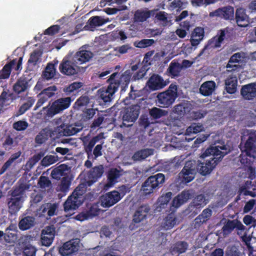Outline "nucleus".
I'll return each instance as SVG.
<instances>
[{
  "instance_id": "obj_1",
  "label": "nucleus",
  "mask_w": 256,
  "mask_h": 256,
  "mask_svg": "<svg viewBox=\"0 0 256 256\" xmlns=\"http://www.w3.org/2000/svg\"><path fill=\"white\" fill-rule=\"evenodd\" d=\"M73 100L70 96L58 98L52 103L50 108L48 106L44 107L40 114H43L44 119L52 118L68 108Z\"/></svg>"
},
{
  "instance_id": "obj_2",
  "label": "nucleus",
  "mask_w": 256,
  "mask_h": 256,
  "mask_svg": "<svg viewBox=\"0 0 256 256\" xmlns=\"http://www.w3.org/2000/svg\"><path fill=\"white\" fill-rule=\"evenodd\" d=\"M178 96L177 86L172 84L167 90L158 94V106L160 108H168L172 104Z\"/></svg>"
},
{
  "instance_id": "obj_3",
  "label": "nucleus",
  "mask_w": 256,
  "mask_h": 256,
  "mask_svg": "<svg viewBox=\"0 0 256 256\" xmlns=\"http://www.w3.org/2000/svg\"><path fill=\"white\" fill-rule=\"evenodd\" d=\"M119 74L118 72H114L112 74L108 82H111L112 84H116L115 86L118 90L119 87L121 88V92H125L130 82L132 76V72L130 70H126L119 78Z\"/></svg>"
},
{
  "instance_id": "obj_4",
  "label": "nucleus",
  "mask_w": 256,
  "mask_h": 256,
  "mask_svg": "<svg viewBox=\"0 0 256 256\" xmlns=\"http://www.w3.org/2000/svg\"><path fill=\"white\" fill-rule=\"evenodd\" d=\"M25 196L20 188L14 190L8 201V211L11 214L16 213L22 207Z\"/></svg>"
},
{
  "instance_id": "obj_5",
  "label": "nucleus",
  "mask_w": 256,
  "mask_h": 256,
  "mask_svg": "<svg viewBox=\"0 0 256 256\" xmlns=\"http://www.w3.org/2000/svg\"><path fill=\"white\" fill-rule=\"evenodd\" d=\"M164 176L162 174H158L149 177L144 182L142 191L145 195L153 192L154 190L164 182Z\"/></svg>"
},
{
  "instance_id": "obj_6",
  "label": "nucleus",
  "mask_w": 256,
  "mask_h": 256,
  "mask_svg": "<svg viewBox=\"0 0 256 256\" xmlns=\"http://www.w3.org/2000/svg\"><path fill=\"white\" fill-rule=\"evenodd\" d=\"M109 85L106 88H102L98 90V100L101 104H106L110 102L114 98V93L118 90L116 84L108 82Z\"/></svg>"
},
{
  "instance_id": "obj_7",
  "label": "nucleus",
  "mask_w": 256,
  "mask_h": 256,
  "mask_svg": "<svg viewBox=\"0 0 256 256\" xmlns=\"http://www.w3.org/2000/svg\"><path fill=\"white\" fill-rule=\"evenodd\" d=\"M220 148V150L217 146H210L204 150H202L200 158L202 159L210 158L209 160H220L227 154L224 146Z\"/></svg>"
},
{
  "instance_id": "obj_8",
  "label": "nucleus",
  "mask_w": 256,
  "mask_h": 256,
  "mask_svg": "<svg viewBox=\"0 0 256 256\" xmlns=\"http://www.w3.org/2000/svg\"><path fill=\"white\" fill-rule=\"evenodd\" d=\"M82 194V192H80V188H76L64 204V210L66 212L74 210L82 204L83 201Z\"/></svg>"
},
{
  "instance_id": "obj_9",
  "label": "nucleus",
  "mask_w": 256,
  "mask_h": 256,
  "mask_svg": "<svg viewBox=\"0 0 256 256\" xmlns=\"http://www.w3.org/2000/svg\"><path fill=\"white\" fill-rule=\"evenodd\" d=\"M242 150L246 153V156L256 158V130L251 131L248 140L244 144Z\"/></svg>"
},
{
  "instance_id": "obj_10",
  "label": "nucleus",
  "mask_w": 256,
  "mask_h": 256,
  "mask_svg": "<svg viewBox=\"0 0 256 256\" xmlns=\"http://www.w3.org/2000/svg\"><path fill=\"white\" fill-rule=\"evenodd\" d=\"M124 192L121 196L120 194L117 191L113 190L108 192L100 198V205L103 208H110L119 202L124 194Z\"/></svg>"
},
{
  "instance_id": "obj_11",
  "label": "nucleus",
  "mask_w": 256,
  "mask_h": 256,
  "mask_svg": "<svg viewBox=\"0 0 256 256\" xmlns=\"http://www.w3.org/2000/svg\"><path fill=\"white\" fill-rule=\"evenodd\" d=\"M140 102L132 104L130 106L126 108L123 111H121L124 122H134L138 118L140 113Z\"/></svg>"
},
{
  "instance_id": "obj_12",
  "label": "nucleus",
  "mask_w": 256,
  "mask_h": 256,
  "mask_svg": "<svg viewBox=\"0 0 256 256\" xmlns=\"http://www.w3.org/2000/svg\"><path fill=\"white\" fill-rule=\"evenodd\" d=\"M210 16L212 17H219L221 18L224 19V20H234V8L230 6L220 8L210 12Z\"/></svg>"
},
{
  "instance_id": "obj_13",
  "label": "nucleus",
  "mask_w": 256,
  "mask_h": 256,
  "mask_svg": "<svg viewBox=\"0 0 256 256\" xmlns=\"http://www.w3.org/2000/svg\"><path fill=\"white\" fill-rule=\"evenodd\" d=\"M192 161H187L184 166L180 174L182 180L186 183L192 181L195 178L197 170L196 165L192 164Z\"/></svg>"
},
{
  "instance_id": "obj_14",
  "label": "nucleus",
  "mask_w": 256,
  "mask_h": 256,
  "mask_svg": "<svg viewBox=\"0 0 256 256\" xmlns=\"http://www.w3.org/2000/svg\"><path fill=\"white\" fill-rule=\"evenodd\" d=\"M35 238L31 236H23L20 240L19 246L23 249V252L26 256H32L36 252V249L31 244Z\"/></svg>"
},
{
  "instance_id": "obj_15",
  "label": "nucleus",
  "mask_w": 256,
  "mask_h": 256,
  "mask_svg": "<svg viewBox=\"0 0 256 256\" xmlns=\"http://www.w3.org/2000/svg\"><path fill=\"white\" fill-rule=\"evenodd\" d=\"M78 66L74 63L73 59L68 60L64 58L59 66L60 72L65 75L72 76L78 73Z\"/></svg>"
},
{
  "instance_id": "obj_16",
  "label": "nucleus",
  "mask_w": 256,
  "mask_h": 256,
  "mask_svg": "<svg viewBox=\"0 0 256 256\" xmlns=\"http://www.w3.org/2000/svg\"><path fill=\"white\" fill-rule=\"evenodd\" d=\"M57 90L58 88L54 85L50 86L43 90L38 96L39 99L36 104L35 110L41 106L50 98L53 97Z\"/></svg>"
},
{
  "instance_id": "obj_17",
  "label": "nucleus",
  "mask_w": 256,
  "mask_h": 256,
  "mask_svg": "<svg viewBox=\"0 0 256 256\" xmlns=\"http://www.w3.org/2000/svg\"><path fill=\"white\" fill-rule=\"evenodd\" d=\"M168 82L163 78L156 74H153L149 78L147 84L150 90H156L163 88Z\"/></svg>"
},
{
  "instance_id": "obj_18",
  "label": "nucleus",
  "mask_w": 256,
  "mask_h": 256,
  "mask_svg": "<svg viewBox=\"0 0 256 256\" xmlns=\"http://www.w3.org/2000/svg\"><path fill=\"white\" fill-rule=\"evenodd\" d=\"M80 248V240L78 239L72 240L65 242L60 248L59 252L61 255L69 256L77 252Z\"/></svg>"
},
{
  "instance_id": "obj_19",
  "label": "nucleus",
  "mask_w": 256,
  "mask_h": 256,
  "mask_svg": "<svg viewBox=\"0 0 256 256\" xmlns=\"http://www.w3.org/2000/svg\"><path fill=\"white\" fill-rule=\"evenodd\" d=\"M93 56V53L90 51L82 50L77 52L72 58L74 64L78 66L89 62Z\"/></svg>"
},
{
  "instance_id": "obj_20",
  "label": "nucleus",
  "mask_w": 256,
  "mask_h": 256,
  "mask_svg": "<svg viewBox=\"0 0 256 256\" xmlns=\"http://www.w3.org/2000/svg\"><path fill=\"white\" fill-rule=\"evenodd\" d=\"M100 210V209L99 208L98 204H94L90 207L88 210L78 214L76 216V219L82 222L92 218L98 216Z\"/></svg>"
},
{
  "instance_id": "obj_21",
  "label": "nucleus",
  "mask_w": 256,
  "mask_h": 256,
  "mask_svg": "<svg viewBox=\"0 0 256 256\" xmlns=\"http://www.w3.org/2000/svg\"><path fill=\"white\" fill-rule=\"evenodd\" d=\"M55 234L53 226H47L42 232L41 242L43 246H50L52 242Z\"/></svg>"
},
{
  "instance_id": "obj_22",
  "label": "nucleus",
  "mask_w": 256,
  "mask_h": 256,
  "mask_svg": "<svg viewBox=\"0 0 256 256\" xmlns=\"http://www.w3.org/2000/svg\"><path fill=\"white\" fill-rule=\"evenodd\" d=\"M240 94L244 100H253L256 97V84L250 83L242 86L240 90Z\"/></svg>"
},
{
  "instance_id": "obj_23",
  "label": "nucleus",
  "mask_w": 256,
  "mask_h": 256,
  "mask_svg": "<svg viewBox=\"0 0 256 256\" xmlns=\"http://www.w3.org/2000/svg\"><path fill=\"white\" fill-rule=\"evenodd\" d=\"M58 132L60 136H70L80 132V128L76 127L73 124L62 123L58 127Z\"/></svg>"
},
{
  "instance_id": "obj_24",
  "label": "nucleus",
  "mask_w": 256,
  "mask_h": 256,
  "mask_svg": "<svg viewBox=\"0 0 256 256\" xmlns=\"http://www.w3.org/2000/svg\"><path fill=\"white\" fill-rule=\"evenodd\" d=\"M58 206L55 204L46 203L42 205L37 211L39 216H52L56 214Z\"/></svg>"
},
{
  "instance_id": "obj_25",
  "label": "nucleus",
  "mask_w": 256,
  "mask_h": 256,
  "mask_svg": "<svg viewBox=\"0 0 256 256\" xmlns=\"http://www.w3.org/2000/svg\"><path fill=\"white\" fill-rule=\"evenodd\" d=\"M236 23L240 27L245 28L248 26V16L246 13V10L242 8L236 10L235 18Z\"/></svg>"
},
{
  "instance_id": "obj_26",
  "label": "nucleus",
  "mask_w": 256,
  "mask_h": 256,
  "mask_svg": "<svg viewBox=\"0 0 256 256\" xmlns=\"http://www.w3.org/2000/svg\"><path fill=\"white\" fill-rule=\"evenodd\" d=\"M172 193L170 192L162 194L158 198L156 204V210L158 212H160L166 208L172 198Z\"/></svg>"
},
{
  "instance_id": "obj_27",
  "label": "nucleus",
  "mask_w": 256,
  "mask_h": 256,
  "mask_svg": "<svg viewBox=\"0 0 256 256\" xmlns=\"http://www.w3.org/2000/svg\"><path fill=\"white\" fill-rule=\"evenodd\" d=\"M216 164V161H202L198 165L196 170L201 174L206 176L210 174Z\"/></svg>"
},
{
  "instance_id": "obj_28",
  "label": "nucleus",
  "mask_w": 256,
  "mask_h": 256,
  "mask_svg": "<svg viewBox=\"0 0 256 256\" xmlns=\"http://www.w3.org/2000/svg\"><path fill=\"white\" fill-rule=\"evenodd\" d=\"M108 20H106L100 16H93L88 20L84 28L86 30L93 31L96 26H100L106 23Z\"/></svg>"
},
{
  "instance_id": "obj_29",
  "label": "nucleus",
  "mask_w": 256,
  "mask_h": 256,
  "mask_svg": "<svg viewBox=\"0 0 256 256\" xmlns=\"http://www.w3.org/2000/svg\"><path fill=\"white\" fill-rule=\"evenodd\" d=\"M121 175L120 170L112 168L111 169L108 174V180L104 186V188L107 190L110 188L112 187L118 182V179Z\"/></svg>"
},
{
  "instance_id": "obj_30",
  "label": "nucleus",
  "mask_w": 256,
  "mask_h": 256,
  "mask_svg": "<svg viewBox=\"0 0 256 256\" xmlns=\"http://www.w3.org/2000/svg\"><path fill=\"white\" fill-rule=\"evenodd\" d=\"M244 226L239 221L236 220H229L222 228V232L224 236L230 234L234 228L238 230H242Z\"/></svg>"
},
{
  "instance_id": "obj_31",
  "label": "nucleus",
  "mask_w": 256,
  "mask_h": 256,
  "mask_svg": "<svg viewBox=\"0 0 256 256\" xmlns=\"http://www.w3.org/2000/svg\"><path fill=\"white\" fill-rule=\"evenodd\" d=\"M29 88L28 82L26 78H19L13 86V90L17 94L26 92Z\"/></svg>"
},
{
  "instance_id": "obj_32",
  "label": "nucleus",
  "mask_w": 256,
  "mask_h": 256,
  "mask_svg": "<svg viewBox=\"0 0 256 256\" xmlns=\"http://www.w3.org/2000/svg\"><path fill=\"white\" fill-rule=\"evenodd\" d=\"M182 69V66L180 64L175 60H172L166 70V74L172 78H175L180 76Z\"/></svg>"
},
{
  "instance_id": "obj_33",
  "label": "nucleus",
  "mask_w": 256,
  "mask_h": 256,
  "mask_svg": "<svg viewBox=\"0 0 256 256\" xmlns=\"http://www.w3.org/2000/svg\"><path fill=\"white\" fill-rule=\"evenodd\" d=\"M216 88V82L212 80L204 82L200 88V93L204 96L211 95Z\"/></svg>"
},
{
  "instance_id": "obj_34",
  "label": "nucleus",
  "mask_w": 256,
  "mask_h": 256,
  "mask_svg": "<svg viewBox=\"0 0 256 256\" xmlns=\"http://www.w3.org/2000/svg\"><path fill=\"white\" fill-rule=\"evenodd\" d=\"M149 208L146 206H142L138 208L134 215L133 222L139 223L144 220L149 212Z\"/></svg>"
},
{
  "instance_id": "obj_35",
  "label": "nucleus",
  "mask_w": 256,
  "mask_h": 256,
  "mask_svg": "<svg viewBox=\"0 0 256 256\" xmlns=\"http://www.w3.org/2000/svg\"><path fill=\"white\" fill-rule=\"evenodd\" d=\"M225 90L229 94H234L237 90L238 80L236 76H229L224 81Z\"/></svg>"
},
{
  "instance_id": "obj_36",
  "label": "nucleus",
  "mask_w": 256,
  "mask_h": 256,
  "mask_svg": "<svg viewBox=\"0 0 256 256\" xmlns=\"http://www.w3.org/2000/svg\"><path fill=\"white\" fill-rule=\"evenodd\" d=\"M190 194L188 192H182L173 199L172 206L175 208H178L190 198Z\"/></svg>"
},
{
  "instance_id": "obj_37",
  "label": "nucleus",
  "mask_w": 256,
  "mask_h": 256,
  "mask_svg": "<svg viewBox=\"0 0 256 256\" xmlns=\"http://www.w3.org/2000/svg\"><path fill=\"white\" fill-rule=\"evenodd\" d=\"M51 130L48 128L42 129L35 138V142L38 144L44 143L51 136Z\"/></svg>"
},
{
  "instance_id": "obj_38",
  "label": "nucleus",
  "mask_w": 256,
  "mask_h": 256,
  "mask_svg": "<svg viewBox=\"0 0 256 256\" xmlns=\"http://www.w3.org/2000/svg\"><path fill=\"white\" fill-rule=\"evenodd\" d=\"M153 148H144L136 152L132 157V160H144L148 156L153 155Z\"/></svg>"
},
{
  "instance_id": "obj_39",
  "label": "nucleus",
  "mask_w": 256,
  "mask_h": 256,
  "mask_svg": "<svg viewBox=\"0 0 256 256\" xmlns=\"http://www.w3.org/2000/svg\"><path fill=\"white\" fill-rule=\"evenodd\" d=\"M104 168L102 166L94 167L90 175V178H92V180L88 181L86 184L88 186H91L92 183L96 182L98 178L102 176Z\"/></svg>"
},
{
  "instance_id": "obj_40",
  "label": "nucleus",
  "mask_w": 256,
  "mask_h": 256,
  "mask_svg": "<svg viewBox=\"0 0 256 256\" xmlns=\"http://www.w3.org/2000/svg\"><path fill=\"white\" fill-rule=\"evenodd\" d=\"M152 12L148 10H138L134 14V20L136 22H144L150 18Z\"/></svg>"
},
{
  "instance_id": "obj_41",
  "label": "nucleus",
  "mask_w": 256,
  "mask_h": 256,
  "mask_svg": "<svg viewBox=\"0 0 256 256\" xmlns=\"http://www.w3.org/2000/svg\"><path fill=\"white\" fill-rule=\"evenodd\" d=\"M177 222L176 216L174 213L169 214L163 220L162 226L166 230L172 228Z\"/></svg>"
},
{
  "instance_id": "obj_42",
  "label": "nucleus",
  "mask_w": 256,
  "mask_h": 256,
  "mask_svg": "<svg viewBox=\"0 0 256 256\" xmlns=\"http://www.w3.org/2000/svg\"><path fill=\"white\" fill-rule=\"evenodd\" d=\"M222 42V40L218 38V37L213 38L208 41V44L204 46L198 56H201L206 50L220 47Z\"/></svg>"
},
{
  "instance_id": "obj_43",
  "label": "nucleus",
  "mask_w": 256,
  "mask_h": 256,
  "mask_svg": "<svg viewBox=\"0 0 256 256\" xmlns=\"http://www.w3.org/2000/svg\"><path fill=\"white\" fill-rule=\"evenodd\" d=\"M16 64V60H13L6 64L0 70V79H6L9 78L12 68Z\"/></svg>"
},
{
  "instance_id": "obj_44",
  "label": "nucleus",
  "mask_w": 256,
  "mask_h": 256,
  "mask_svg": "<svg viewBox=\"0 0 256 256\" xmlns=\"http://www.w3.org/2000/svg\"><path fill=\"white\" fill-rule=\"evenodd\" d=\"M68 172V166L65 164H61L52 170L51 175L54 178L58 179L65 176Z\"/></svg>"
},
{
  "instance_id": "obj_45",
  "label": "nucleus",
  "mask_w": 256,
  "mask_h": 256,
  "mask_svg": "<svg viewBox=\"0 0 256 256\" xmlns=\"http://www.w3.org/2000/svg\"><path fill=\"white\" fill-rule=\"evenodd\" d=\"M36 101L34 97H28L26 101L20 107L16 112V116H20L24 114L34 104Z\"/></svg>"
},
{
  "instance_id": "obj_46",
  "label": "nucleus",
  "mask_w": 256,
  "mask_h": 256,
  "mask_svg": "<svg viewBox=\"0 0 256 256\" xmlns=\"http://www.w3.org/2000/svg\"><path fill=\"white\" fill-rule=\"evenodd\" d=\"M56 72L55 66L52 63H48L44 70L42 72V76L44 78L49 80L52 78Z\"/></svg>"
},
{
  "instance_id": "obj_47",
  "label": "nucleus",
  "mask_w": 256,
  "mask_h": 256,
  "mask_svg": "<svg viewBox=\"0 0 256 256\" xmlns=\"http://www.w3.org/2000/svg\"><path fill=\"white\" fill-rule=\"evenodd\" d=\"M172 112L180 116H183L186 112H190V108L188 104L180 103L174 107Z\"/></svg>"
},
{
  "instance_id": "obj_48",
  "label": "nucleus",
  "mask_w": 256,
  "mask_h": 256,
  "mask_svg": "<svg viewBox=\"0 0 256 256\" xmlns=\"http://www.w3.org/2000/svg\"><path fill=\"white\" fill-rule=\"evenodd\" d=\"M34 224V218L30 216H26L22 219L19 222V228L22 230H26Z\"/></svg>"
},
{
  "instance_id": "obj_49",
  "label": "nucleus",
  "mask_w": 256,
  "mask_h": 256,
  "mask_svg": "<svg viewBox=\"0 0 256 256\" xmlns=\"http://www.w3.org/2000/svg\"><path fill=\"white\" fill-rule=\"evenodd\" d=\"M134 48L128 44H123L122 46H117L114 48V51L116 53V56L124 54L132 51Z\"/></svg>"
},
{
  "instance_id": "obj_50",
  "label": "nucleus",
  "mask_w": 256,
  "mask_h": 256,
  "mask_svg": "<svg viewBox=\"0 0 256 256\" xmlns=\"http://www.w3.org/2000/svg\"><path fill=\"white\" fill-rule=\"evenodd\" d=\"M16 227L14 226H10L6 230V234L4 235V240L8 242H14L16 239V234L10 232V230L14 231Z\"/></svg>"
},
{
  "instance_id": "obj_51",
  "label": "nucleus",
  "mask_w": 256,
  "mask_h": 256,
  "mask_svg": "<svg viewBox=\"0 0 256 256\" xmlns=\"http://www.w3.org/2000/svg\"><path fill=\"white\" fill-rule=\"evenodd\" d=\"M142 92L140 90H134V87L132 86H130V91L128 94V96H126L124 100V102L128 104L127 102L128 100H134L136 98L140 97L142 96Z\"/></svg>"
},
{
  "instance_id": "obj_52",
  "label": "nucleus",
  "mask_w": 256,
  "mask_h": 256,
  "mask_svg": "<svg viewBox=\"0 0 256 256\" xmlns=\"http://www.w3.org/2000/svg\"><path fill=\"white\" fill-rule=\"evenodd\" d=\"M212 216V210L210 209H205L203 210L202 214L198 216L196 219V222H206Z\"/></svg>"
},
{
  "instance_id": "obj_53",
  "label": "nucleus",
  "mask_w": 256,
  "mask_h": 256,
  "mask_svg": "<svg viewBox=\"0 0 256 256\" xmlns=\"http://www.w3.org/2000/svg\"><path fill=\"white\" fill-rule=\"evenodd\" d=\"M150 114L154 119H158L166 114L167 112L159 108L154 107L150 110Z\"/></svg>"
},
{
  "instance_id": "obj_54",
  "label": "nucleus",
  "mask_w": 256,
  "mask_h": 256,
  "mask_svg": "<svg viewBox=\"0 0 256 256\" xmlns=\"http://www.w3.org/2000/svg\"><path fill=\"white\" fill-rule=\"evenodd\" d=\"M208 202V200L205 198L204 196L200 194L198 196L193 200L192 204L196 207L204 206Z\"/></svg>"
},
{
  "instance_id": "obj_55",
  "label": "nucleus",
  "mask_w": 256,
  "mask_h": 256,
  "mask_svg": "<svg viewBox=\"0 0 256 256\" xmlns=\"http://www.w3.org/2000/svg\"><path fill=\"white\" fill-rule=\"evenodd\" d=\"M90 102V98L87 96H80L75 102L74 108H80L86 106Z\"/></svg>"
},
{
  "instance_id": "obj_56",
  "label": "nucleus",
  "mask_w": 256,
  "mask_h": 256,
  "mask_svg": "<svg viewBox=\"0 0 256 256\" xmlns=\"http://www.w3.org/2000/svg\"><path fill=\"white\" fill-rule=\"evenodd\" d=\"M154 43L153 39H142L140 41L136 42L134 45L138 48H146L152 45Z\"/></svg>"
},
{
  "instance_id": "obj_57",
  "label": "nucleus",
  "mask_w": 256,
  "mask_h": 256,
  "mask_svg": "<svg viewBox=\"0 0 256 256\" xmlns=\"http://www.w3.org/2000/svg\"><path fill=\"white\" fill-rule=\"evenodd\" d=\"M96 110L92 108H85L82 114V119L84 121H87L92 118L96 114Z\"/></svg>"
},
{
  "instance_id": "obj_58",
  "label": "nucleus",
  "mask_w": 256,
  "mask_h": 256,
  "mask_svg": "<svg viewBox=\"0 0 256 256\" xmlns=\"http://www.w3.org/2000/svg\"><path fill=\"white\" fill-rule=\"evenodd\" d=\"M10 100L8 96V92L3 90L0 95V110L4 108V106L10 104Z\"/></svg>"
},
{
  "instance_id": "obj_59",
  "label": "nucleus",
  "mask_w": 256,
  "mask_h": 256,
  "mask_svg": "<svg viewBox=\"0 0 256 256\" xmlns=\"http://www.w3.org/2000/svg\"><path fill=\"white\" fill-rule=\"evenodd\" d=\"M42 56V52L39 50H34L30 55V58L28 60V62L34 65L36 64L39 62L40 58Z\"/></svg>"
},
{
  "instance_id": "obj_60",
  "label": "nucleus",
  "mask_w": 256,
  "mask_h": 256,
  "mask_svg": "<svg viewBox=\"0 0 256 256\" xmlns=\"http://www.w3.org/2000/svg\"><path fill=\"white\" fill-rule=\"evenodd\" d=\"M100 136L98 135L96 136L93 137L90 140L88 144L85 146L86 151L87 152L88 154L92 152L94 146L100 140Z\"/></svg>"
},
{
  "instance_id": "obj_61",
  "label": "nucleus",
  "mask_w": 256,
  "mask_h": 256,
  "mask_svg": "<svg viewBox=\"0 0 256 256\" xmlns=\"http://www.w3.org/2000/svg\"><path fill=\"white\" fill-rule=\"evenodd\" d=\"M82 83L81 82H74L64 88V91L66 94H70L82 86Z\"/></svg>"
},
{
  "instance_id": "obj_62",
  "label": "nucleus",
  "mask_w": 256,
  "mask_h": 256,
  "mask_svg": "<svg viewBox=\"0 0 256 256\" xmlns=\"http://www.w3.org/2000/svg\"><path fill=\"white\" fill-rule=\"evenodd\" d=\"M204 127L200 124H192L188 128L187 132L190 133L197 134L202 131Z\"/></svg>"
},
{
  "instance_id": "obj_63",
  "label": "nucleus",
  "mask_w": 256,
  "mask_h": 256,
  "mask_svg": "<svg viewBox=\"0 0 256 256\" xmlns=\"http://www.w3.org/2000/svg\"><path fill=\"white\" fill-rule=\"evenodd\" d=\"M187 248V244L184 242H180L176 244L172 250L173 253H182L186 251Z\"/></svg>"
},
{
  "instance_id": "obj_64",
  "label": "nucleus",
  "mask_w": 256,
  "mask_h": 256,
  "mask_svg": "<svg viewBox=\"0 0 256 256\" xmlns=\"http://www.w3.org/2000/svg\"><path fill=\"white\" fill-rule=\"evenodd\" d=\"M28 126V124L24 120H19L13 124V128L18 131L25 130Z\"/></svg>"
}]
</instances>
